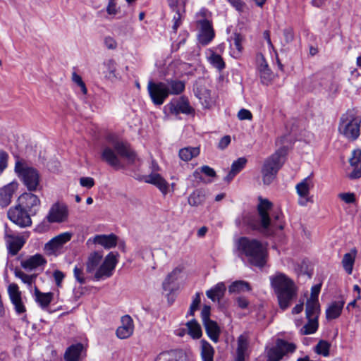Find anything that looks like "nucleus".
Returning <instances> with one entry per match:
<instances>
[{"instance_id": "nucleus-1", "label": "nucleus", "mask_w": 361, "mask_h": 361, "mask_svg": "<svg viewBox=\"0 0 361 361\" xmlns=\"http://www.w3.org/2000/svg\"><path fill=\"white\" fill-rule=\"evenodd\" d=\"M270 284L273 288L279 302V306L283 311L287 310L293 298L297 295V288L294 281L281 272H276L269 276Z\"/></svg>"}, {"instance_id": "nucleus-2", "label": "nucleus", "mask_w": 361, "mask_h": 361, "mask_svg": "<svg viewBox=\"0 0 361 361\" xmlns=\"http://www.w3.org/2000/svg\"><path fill=\"white\" fill-rule=\"evenodd\" d=\"M239 255H244L248 262L255 267L262 268L267 263V251L257 239L240 237L237 241Z\"/></svg>"}, {"instance_id": "nucleus-3", "label": "nucleus", "mask_w": 361, "mask_h": 361, "mask_svg": "<svg viewBox=\"0 0 361 361\" xmlns=\"http://www.w3.org/2000/svg\"><path fill=\"white\" fill-rule=\"evenodd\" d=\"M259 202L257 210L259 220H256L254 217H250L245 219V222L252 230L269 235L271 221L269 212L271 209L273 203L267 199H263L262 197H259Z\"/></svg>"}, {"instance_id": "nucleus-4", "label": "nucleus", "mask_w": 361, "mask_h": 361, "mask_svg": "<svg viewBox=\"0 0 361 361\" xmlns=\"http://www.w3.org/2000/svg\"><path fill=\"white\" fill-rule=\"evenodd\" d=\"M286 147H281L265 159L262 169L264 184L269 185L274 180L278 171L283 164L282 159L286 155Z\"/></svg>"}, {"instance_id": "nucleus-5", "label": "nucleus", "mask_w": 361, "mask_h": 361, "mask_svg": "<svg viewBox=\"0 0 361 361\" xmlns=\"http://www.w3.org/2000/svg\"><path fill=\"white\" fill-rule=\"evenodd\" d=\"M361 117L353 111H347L339 121L338 131L350 141L356 140L360 135Z\"/></svg>"}, {"instance_id": "nucleus-6", "label": "nucleus", "mask_w": 361, "mask_h": 361, "mask_svg": "<svg viewBox=\"0 0 361 361\" xmlns=\"http://www.w3.org/2000/svg\"><path fill=\"white\" fill-rule=\"evenodd\" d=\"M14 171L28 191L37 190L40 176L35 168L29 166L23 160H18L15 163Z\"/></svg>"}, {"instance_id": "nucleus-7", "label": "nucleus", "mask_w": 361, "mask_h": 361, "mask_svg": "<svg viewBox=\"0 0 361 361\" xmlns=\"http://www.w3.org/2000/svg\"><path fill=\"white\" fill-rule=\"evenodd\" d=\"M119 254L117 252H110L104 257V261L94 272L92 277L94 281H99L110 278L118 262Z\"/></svg>"}, {"instance_id": "nucleus-8", "label": "nucleus", "mask_w": 361, "mask_h": 361, "mask_svg": "<svg viewBox=\"0 0 361 361\" xmlns=\"http://www.w3.org/2000/svg\"><path fill=\"white\" fill-rule=\"evenodd\" d=\"M147 90L152 102L155 106L162 105L169 97L168 85L164 82L150 80L148 81Z\"/></svg>"}, {"instance_id": "nucleus-9", "label": "nucleus", "mask_w": 361, "mask_h": 361, "mask_svg": "<svg viewBox=\"0 0 361 361\" xmlns=\"http://www.w3.org/2000/svg\"><path fill=\"white\" fill-rule=\"evenodd\" d=\"M31 214L19 204L9 208L7 212L8 219L20 228L32 226Z\"/></svg>"}, {"instance_id": "nucleus-10", "label": "nucleus", "mask_w": 361, "mask_h": 361, "mask_svg": "<svg viewBox=\"0 0 361 361\" xmlns=\"http://www.w3.org/2000/svg\"><path fill=\"white\" fill-rule=\"evenodd\" d=\"M18 204L29 212L35 216L41 207V201L39 197L32 192H25L18 198Z\"/></svg>"}, {"instance_id": "nucleus-11", "label": "nucleus", "mask_w": 361, "mask_h": 361, "mask_svg": "<svg viewBox=\"0 0 361 361\" xmlns=\"http://www.w3.org/2000/svg\"><path fill=\"white\" fill-rule=\"evenodd\" d=\"M166 106L173 115L184 114L190 115L195 113V109L190 105L188 99L185 96H181L178 99H173Z\"/></svg>"}, {"instance_id": "nucleus-12", "label": "nucleus", "mask_w": 361, "mask_h": 361, "mask_svg": "<svg viewBox=\"0 0 361 361\" xmlns=\"http://www.w3.org/2000/svg\"><path fill=\"white\" fill-rule=\"evenodd\" d=\"M4 240L8 253L11 256H15L23 247L27 238L23 235H16L6 231Z\"/></svg>"}, {"instance_id": "nucleus-13", "label": "nucleus", "mask_w": 361, "mask_h": 361, "mask_svg": "<svg viewBox=\"0 0 361 361\" xmlns=\"http://www.w3.org/2000/svg\"><path fill=\"white\" fill-rule=\"evenodd\" d=\"M193 92L204 108L209 109L214 105L215 101L211 96V90L204 84L197 82L194 85Z\"/></svg>"}, {"instance_id": "nucleus-14", "label": "nucleus", "mask_w": 361, "mask_h": 361, "mask_svg": "<svg viewBox=\"0 0 361 361\" xmlns=\"http://www.w3.org/2000/svg\"><path fill=\"white\" fill-rule=\"evenodd\" d=\"M68 216V209L66 204L54 203L50 208L47 219L49 223H61Z\"/></svg>"}, {"instance_id": "nucleus-15", "label": "nucleus", "mask_w": 361, "mask_h": 361, "mask_svg": "<svg viewBox=\"0 0 361 361\" xmlns=\"http://www.w3.org/2000/svg\"><path fill=\"white\" fill-rule=\"evenodd\" d=\"M199 23L200 25V30L198 35V41L201 45L207 46L215 37L212 23L207 19L200 20Z\"/></svg>"}, {"instance_id": "nucleus-16", "label": "nucleus", "mask_w": 361, "mask_h": 361, "mask_svg": "<svg viewBox=\"0 0 361 361\" xmlns=\"http://www.w3.org/2000/svg\"><path fill=\"white\" fill-rule=\"evenodd\" d=\"M8 293L11 303L14 305V309L18 314H21L26 312V307L23 302L21 292L16 283H11L8 287Z\"/></svg>"}, {"instance_id": "nucleus-17", "label": "nucleus", "mask_w": 361, "mask_h": 361, "mask_svg": "<svg viewBox=\"0 0 361 361\" xmlns=\"http://www.w3.org/2000/svg\"><path fill=\"white\" fill-rule=\"evenodd\" d=\"M114 149L121 157L125 158L129 164H134L136 161L137 154L131 149L130 145L122 141L116 142Z\"/></svg>"}, {"instance_id": "nucleus-18", "label": "nucleus", "mask_w": 361, "mask_h": 361, "mask_svg": "<svg viewBox=\"0 0 361 361\" xmlns=\"http://www.w3.org/2000/svg\"><path fill=\"white\" fill-rule=\"evenodd\" d=\"M18 188V183L13 180L0 188V207H8L11 202L13 194Z\"/></svg>"}, {"instance_id": "nucleus-19", "label": "nucleus", "mask_w": 361, "mask_h": 361, "mask_svg": "<svg viewBox=\"0 0 361 361\" xmlns=\"http://www.w3.org/2000/svg\"><path fill=\"white\" fill-rule=\"evenodd\" d=\"M72 233L70 232H64L51 238L45 244L44 248L51 252H56L61 248L64 244L71 240Z\"/></svg>"}, {"instance_id": "nucleus-20", "label": "nucleus", "mask_w": 361, "mask_h": 361, "mask_svg": "<svg viewBox=\"0 0 361 361\" xmlns=\"http://www.w3.org/2000/svg\"><path fill=\"white\" fill-rule=\"evenodd\" d=\"M122 325L116 329V334L120 339L129 338L133 333V321L129 315H125L121 318Z\"/></svg>"}, {"instance_id": "nucleus-21", "label": "nucleus", "mask_w": 361, "mask_h": 361, "mask_svg": "<svg viewBox=\"0 0 361 361\" xmlns=\"http://www.w3.org/2000/svg\"><path fill=\"white\" fill-rule=\"evenodd\" d=\"M101 159L116 170L124 167L114 150L109 147H106L103 149L101 154Z\"/></svg>"}, {"instance_id": "nucleus-22", "label": "nucleus", "mask_w": 361, "mask_h": 361, "mask_svg": "<svg viewBox=\"0 0 361 361\" xmlns=\"http://www.w3.org/2000/svg\"><path fill=\"white\" fill-rule=\"evenodd\" d=\"M349 163L353 169L349 174V178L350 179L360 178L361 177V149H356L352 152Z\"/></svg>"}, {"instance_id": "nucleus-23", "label": "nucleus", "mask_w": 361, "mask_h": 361, "mask_svg": "<svg viewBox=\"0 0 361 361\" xmlns=\"http://www.w3.org/2000/svg\"><path fill=\"white\" fill-rule=\"evenodd\" d=\"M47 264L46 259L39 253L30 256L27 259L21 261L20 265L25 270H33L40 266Z\"/></svg>"}, {"instance_id": "nucleus-24", "label": "nucleus", "mask_w": 361, "mask_h": 361, "mask_svg": "<svg viewBox=\"0 0 361 361\" xmlns=\"http://www.w3.org/2000/svg\"><path fill=\"white\" fill-rule=\"evenodd\" d=\"M145 182L155 185L164 196L169 192V183L159 173H151L147 177Z\"/></svg>"}, {"instance_id": "nucleus-25", "label": "nucleus", "mask_w": 361, "mask_h": 361, "mask_svg": "<svg viewBox=\"0 0 361 361\" xmlns=\"http://www.w3.org/2000/svg\"><path fill=\"white\" fill-rule=\"evenodd\" d=\"M94 243L102 245L105 249H111L116 246L118 236L114 233L97 235L94 238Z\"/></svg>"}, {"instance_id": "nucleus-26", "label": "nucleus", "mask_w": 361, "mask_h": 361, "mask_svg": "<svg viewBox=\"0 0 361 361\" xmlns=\"http://www.w3.org/2000/svg\"><path fill=\"white\" fill-rule=\"evenodd\" d=\"M344 305L343 300L332 302L326 310V319L329 321L338 319L341 315Z\"/></svg>"}, {"instance_id": "nucleus-27", "label": "nucleus", "mask_w": 361, "mask_h": 361, "mask_svg": "<svg viewBox=\"0 0 361 361\" xmlns=\"http://www.w3.org/2000/svg\"><path fill=\"white\" fill-rule=\"evenodd\" d=\"M84 350V345L81 343L72 344L67 348L64 353L66 361H79L81 353Z\"/></svg>"}, {"instance_id": "nucleus-28", "label": "nucleus", "mask_w": 361, "mask_h": 361, "mask_svg": "<svg viewBox=\"0 0 361 361\" xmlns=\"http://www.w3.org/2000/svg\"><path fill=\"white\" fill-rule=\"evenodd\" d=\"M35 301L41 307V308H47L54 298L52 292L42 293L35 286L34 290Z\"/></svg>"}, {"instance_id": "nucleus-29", "label": "nucleus", "mask_w": 361, "mask_h": 361, "mask_svg": "<svg viewBox=\"0 0 361 361\" xmlns=\"http://www.w3.org/2000/svg\"><path fill=\"white\" fill-rule=\"evenodd\" d=\"M207 336L215 343L219 342L221 329L217 322L212 320L203 324Z\"/></svg>"}, {"instance_id": "nucleus-30", "label": "nucleus", "mask_w": 361, "mask_h": 361, "mask_svg": "<svg viewBox=\"0 0 361 361\" xmlns=\"http://www.w3.org/2000/svg\"><path fill=\"white\" fill-rule=\"evenodd\" d=\"M226 288L223 282H219L206 291V295L212 301H219L225 295Z\"/></svg>"}, {"instance_id": "nucleus-31", "label": "nucleus", "mask_w": 361, "mask_h": 361, "mask_svg": "<svg viewBox=\"0 0 361 361\" xmlns=\"http://www.w3.org/2000/svg\"><path fill=\"white\" fill-rule=\"evenodd\" d=\"M102 255L99 252H93L89 255L86 262V271L88 274H92L96 271L101 265Z\"/></svg>"}, {"instance_id": "nucleus-32", "label": "nucleus", "mask_w": 361, "mask_h": 361, "mask_svg": "<svg viewBox=\"0 0 361 361\" xmlns=\"http://www.w3.org/2000/svg\"><path fill=\"white\" fill-rule=\"evenodd\" d=\"M357 250L355 247L351 249L350 252L345 253L342 259V265L348 274H351L355 264Z\"/></svg>"}, {"instance_id": "nucleus-33", "label": "nucleus", "mask_w": 361, "mask_h": 361, "mask_svg": "<svg viewBox=\"0 0 361 361\" xmlns=\"http://www.w3.org/2000/svg\"><path fill=\"white\" fill-rule=\"evenodd\" d=\"M166 84L168 85L169 95H179L182 94L185 89V82L178 79L166 80Z\"/></svg>"}, {"instance_id": "nucleus-34", "label": "nucleus", "mask_w": 361, "mask_h": 361, "mask_svg": "<svg viewBox=\"0 0 361 361\" xmlns=\"http://www.w3.org/2000/svg\"><path fill=\"white\" fill-rule=\"evenodd\" d=\"M105 70L104 74L106 78L114 80L118 78V74L116 73L117 63L115 60L110 59L105 61L103 63Z\"/></svg>"}, {"instance_id": "nucleus-35", "label": "nucleus", "mask_w": 361, "mask_h": 361, "mask_svg": "<svg viewBox=\"0 0 361 361\" xmlns=\"http://www.w3.org/2000/svg\"><path fill=\"white\" fill-rule=\"evenodd\" d=\"M201 343V358L202 361H214L215 353L213 346L206 340L202 339Z\"/></svg>"}, {"instance_id": "nucleus-36", "label": "nucleus", "mask_w": 361, "mask_h": 361, "mask_svg": "<svg viewBox=\"0 0 361 361\" xmlns=\"http://www.w3.org/2000/svg\"><path fill=\"white\" fill-rule=\"evenodd\" d=\"M181 272V269L175 268L169 273L162 283V288L165 291H169V295L173 292V289L171 288V285L178 279V275Z\"/></svg>"}, {"instance_id": "nucleus-37", "label": "nucleus", "mask_w": 361, "mask_h": 361, "mask_svg": "<svg viewBox=\"0 0 361 361\" xmlns=\"http://www.w3.org/2000/svg\"><path fill=\"white\" fill-rule=\"evenodd\" d=\"M188 334L193 339H199L202 336V331L200 324L195 319H192L186 323Z\"/></svg>"}, {"instance_id": "nucleus-38", "label": "nucleus", "mask_w": 361, "mask_h": 361, "mask_svg": "<svg viewBox=\"0 0 361 361\" xmlns=\"http://www.w3.org/2000/svg\"><path fill=\"white\" fill-rule=\"evenodd\" d=\"M199 147H186L179 150L178 156L184 161H189L192 158L197 157L200 154Z\"/></svg>"}, {"instance_id": "nucleus-39", "label": "nucleus", "mask_w": 361, "mask_h": 361, "mask_svg": "<svg viewBox=\"0 0 361 361\" xmlns=\"http://www.w3.org/2000/svg\"><path fill=\"white\" fill-rule=\"evenodd\" d=\"M276 343L279 346V350L283 354V357L295 352L297 345L294 343L288 342L283 338H277Z\"/></svg>"}, {"instance_id": "nucleus-40", "label": "nucleus", "mask_w": 361, "mask_h": 361, "mask_svg": "<svg viewBox=\"0 0 361 361\" xmlns=\"http://www.w3.org/2000/svg\"><path fill=\"white\" fill-rule=\"evenodd\" d=\"M308 322L300 329L301 335H310L314 334L319 328L318 317L314 318H307Z\"/></svg>"}, {"instance_id": "nucleus-41", "label": "nucleus", "mask_w": 361, "mask_h": 361, "mask_svg": "<svg viewBox=\"0 0 361 361\" xmlns=\"http://www.w3.org/2000/svg\"><path fill=\"white\" fill-rule=\"evenodd\" d=\"M205 201V194L201 190H195L188 197V203L190 206L197 207Z\"/></svg>"}, {"instance_id": "nucleus-42", "label": "nucleus", "mask_w": 361, "mask_h": 361, "mask_svg": "<svg viewBox=\"0 0 361 361\" xmlns=\"http://www.w3.org/2000/svg\"><path fill=\"white\" fill-rule=\"evenodd\" d=\"M306 317L314 318L320 313V305L319 302L307 300L305 309Z\"/></svg>"}, {"instance_id": "nucleus-43", "label": "nucleus", "mask_w": 361, "mask_h": 361, "mask_svg": "<svg viewBox=\"0 0 361 361\" xmlns=\"http://www.w3.org/2000/svg\"><path fill=\"white\" fill-rule=\"evenodd\" d=\"M209 61L219 72L222 71L226 68V63L222 56L215 52H212L210 55Z\"/></svg>"}, {"instance_id": "nucleus-44", "label": "nucleus", "mask_w": 361, "mask_h": 361, "mask_svg": "<svg viewBox=\"0 0 361 361\" xmlns=\"http://www.w3.org/2000/svg\"><path fill=\"white\" fill-rule=\"evenodd\" d=\"M259 71L262 82L267 84L271 80L272 72L264 59L259 66Z\"/></svg>"}, {"instance_id": "nucleus-45", "label": "nucleus", "mask_w": 361, "mask_h": 361, "mask_svg": "<svg viewBox=\"0 0 361 361\" xmlns=\"http://www.w3.org/2000/svg\"><path fill=\"white\" fill-rule=\"evenodd\" d=\"M230 293H238L240 291H250L251 287L249 283L244 281H236L228 287Z\"/></svg>"}, {"instance_id": "nucleus-46", "label": "nucleus", "mask_w": 361, "mask_h": 361, "mask_svg": "<svg viewBox=\"0 0 361 361\" xmlns=\"http://www.w3.org/2000/svg\"><path fill=\"white\" fill-rule=\"evenodd\" d=\"M330 348L331 343L329 341L320 340L314 347V352L324 357H328L329 355Z\"/></svg>"}, {"instance_id": "nucleus-47", "label": "nucleus", "mask_w": 361, "mask_h": 361, "mask_svg": "<svg viewBox=\"0 0 361 361\" xmlns=\"http://www.w3.org/2000/svg\"><path fill=\"white\" fill-rule=\"evenodd\" d=\"M267 361H281L283 354L279 350V346L275 343V345L270 348L267 353Z\"/></svg>"}, {"instance_id": "nucleus-48", "label": "nucleus", "mask_w": 361, "mask_h": 361, "mask_svg": "<svg viewBox=\"0 0 361 361\" xmlns=\"http://www.w3.org/2000/svg\"><path fill=\"white\" fill-rule=\"evenodd\" d=\"M308 178V177L304 178L295 186L296 192L298 195L301 197L306 198L310 195V185L307 183Z\"/></svg>"}, {"instance_id": "nucleus-49", "label": "nucleus", "mask_w": 361, "mask_h": 361, "mask_svg": "<svg viewBox=\"0 0 361 361\" xmlns=\"http://www.w3.org/2000/svg\"><path fill=\"white\" fill-rule=\"evenodd\" d=\"M14 274L16 277L20 279L23 283L28 286H31L35 282L37 277V275L35 274L27 275L18 268H16L14 269Z\"/></svg>"}, {"instance_id": "nucleus-50", "label": "nucleus", "mask_w": 361, "mask_h": 361, "mask_svg": "<svg viewBox=\"0 0 361 361\" xmlns=\"http://www.w3.org/2000/svg\"><path fill=\"white\" fill-rule=\"evenodd\" d=\"M168 5L170 9L175 13H178L182 11L183 13L185 12V4L182 0H168Z\"/></svg>"}, {"instance_id": "nucleus-51", "label": "nucleus", "mask_w": 361, "mask_h": 361, "mask_svg": "<svg viewBox=\"0 0 361 361\" xmlns=\"http://www.w3.org/2000/svg\"><path fill=\"white\" fill-rule=\"evenodd\" d=\"M247 162L245 157H239L232 163L231 169L238 174L245 167Z\"/></svg>"}, {"instance_id": "nucleus-52", "label": "nucleus", "mask_w": 361, "mask_h": 361, "mask_svg": "<svg viewBox=\"0 0 361 361\" xmlns=\"http://www.w3.org/2000/svg\"><path fill=\"white\" fill-rule=\"evenodd\" d=\"M73 276L77 282L80 285H83L86 283L87 278L85 276L83 268L75 265L73 269Z\"/></svg>"}, {"instance_id": "nucleus-53", "label": "nucleus", "mask_w": 361, "mask_h": 361, "mask_svg": "<svg viewBox=\"0 0 361 361\" xmlns=\"http://www.w3.org/2000/svg\"><path fill=\"white\" fill-rule=\"evenodd\" d=\"M232 39L233 40V46L237 51V54L240 55L243 49L242 43L244 40V37L240 33L235 32Z\"/></svg>"}, {"instance_id": "nucleus-54", "label": "nucleus", "mask_w": 361, "mask_h": 361, "mask_svg": "<svg viewBox=\"0 0 361 361\" xmlns=\"http://www.w3.org/2000/svg\"><path fill=\"white\" fill-rule=\"evenodd\" d=\"M9 156L8 154L3 150H0V176L4 173V171L8 167Z\"/></svg>"}, {"instance_id": "nucleus-55", "label": "nucleus", "mask_w": 361, "mask_h": 361, "mask_svg": "<svg viewBox=\"0 0 361 361\" xmlns=\"http://www.w3.org/2000/svg\"><path fill=\"white\" fill-rule=\"evenodd\" d=\"M338 197L346 204H353L356 202V197L353 192L339 193Z\"/></svg>"}, {"instance_id": "nucleus-56", "label": "nucleus", "mask_w": 361, "mask_h": 361, "mask_svg": "<svg viewBox=\"0 0 361 361\" xmlns=\"http://www.w3.org/2000/svg\"><path fill=\"white\" fill-rule=\"evenodd\" d=\"M283 35L286 44L291 43L295 37L293 28L291 27L285 28L283 31Z\"/></svg>"}, {"instance_id": "nucleus-57", "label": "nucleus", "mask_w": 361, "mask_h": 361, "mask_svg": "<svg viewBox=\"0 0 361 361\" xmlns=\"http://www.w3.org/2000/svg\"><path fill=\"white\" fill-rule=\"evenodd\" d=\"M173 350L160 353L154 361H173Z\"/></svg>"}, {"instance_id": "nucleus-58", "label": "nucleus", "mask_w": 361, "mask_h": 361, "mask_svg": "<svg viewBox=\"0 0 361 361\" xmlns=\"http://www.w3.org/2000/svg\"><path fill=\"white\" fill-rule=\"evenodd\" d=\"M322 288V284L314 285L311 288L310 298L307 300L319 302V295Z\"/></svg>"}, {"instance_id": "nucleus-59", "label": "nucleus", "mask_w": 361, "mask_h": 361, "mask_svg": "<svg viewBox=\"0 0 361 361\" xmlns=\"http://www.w3.org/2000/svg\"><path fill=\"white\" fill-rule=\"evenodd\" d=\"M211 315V307L207 305H204L201 311V319L202 324L212 321L210 319Z\"/></svg>"}, {"instance_id": "nucleus-60", "label": "nucleus", "mask_w": 361, "mask_h": 361, "mask_svg": "<svg viewBox=\"0 0 361 361\" xmlns=\"http://www.w3.org/2000/svg\"><path fill=\"white\" fill-rule=\"evenodd\" d=\"M183 13L182 11L178 12V13H175V15L173 17V25L172 29L175 33H176L178 28L182 24L181 18L183 16Z\"/></svg>"}, {"instance_id": "nucleus-61", "label": "nucleus", "mask_w": 361, "mask_h": 361, "mask_svg": "<svg viewBox=\"0 0 361 361\" xmlns=\"http://www.w3.org/2000/svg\"><path fill=\"white\" fill-rule=\"evenodd\" d=\"M238 118L239 120H248L251 121L253 118L251 111L246 109H241L238 113Z\"/></svg>"}, {"instance_id": "nucleus-62", "label": "nucleus", "mask_w": 361, "mask_h": 361, "mask_svg": "<svg viewBox=\"0 0 361 361\" xmlns=\"http://www.w3.org/2000/svg\"><path fill=\"white\" fill-rule=\"evenodd\" d=\"M173 361H188L186 354L178 350H173Z\"/></svg>"}, {"instance_id": "nucleus-63", "label": "nucleus", "mask_w": 361, "mask_h": 361, "mask_svg": "<svg viewBox=\"0 0 361 361\" xmlns=\"http://www.w3.org/2000/svg\"><path fill=\"white\" fill-rule=\"evenodd\" d=\"M80 184L81 186L90 189L94 185V180L92 177H82L80 178Z\"/></svg>"}, {"instance_id": "nucleus-64", "label": "nucleus", "mask_w": 361, "mask_h": 361, "mask_svg": "<svg viewBox=\"0 0 361 361\" xmlns=\"http://www.w3.org/2000/svg\"><path fill=\"white\" fill-rule=\"evenodd\" d=\"M227 1L238 11H239V12L243 11L245 6V4L242 0H227Z\"/></svg>"}]
</instances>
